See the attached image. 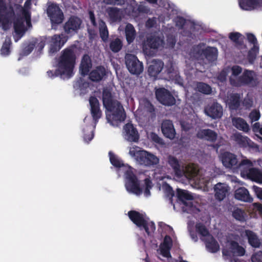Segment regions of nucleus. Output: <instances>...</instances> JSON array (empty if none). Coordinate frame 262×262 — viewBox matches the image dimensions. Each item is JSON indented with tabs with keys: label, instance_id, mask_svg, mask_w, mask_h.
I'll use <instances>...</instances> for the list:
<instances>
[{
	"label": "nucleus",
	"instance_id": "nucleus-57",
	"mask_svg": "<svg viewBox=\"0 0 262 262\" xmlns=\"http://www.w3.org/2000/svg\"><path fill=\"white\" fill-rule=\"evenodd\" d=\"M176 25L180 27H183L186 23L185 20L182 17H178L176 20Z\"/></svg>",
	"mask_w": 262,
	"mask_h": 262
},
{
	"label": "nucleus",
	"instance_id": "nucleus-19",
	"mask_svg": "<svg viewBox=\"0 0 262 262\" xmlns=\"http://www.w3.org/2000/svg\"><path fill=\"white\" fill-rule=\"evenodd\" d=\"M125 139L129 141L137 142L139 139V135L137 129L132 124L127 123L123 128Z\"/></svg>",
	"mask_w": 262,
	"mask_h": 262
},
{
	"label": "nucleus",
	"instance_id": "nucleus-61",
	"mask_svg": "<svg viewBox=\"0 0 262 262\" xmlns=\"http://www.w3.org/2000/svg\"><path fill=\"white\" fill-rule=\"evenodd\" d=\"M156 23V21L155 19H149L146 21V26L147 27L151 28Z\"/></svg>",
	"mask_w": 262,
	"mask_h": 262
},
{
	"label": "nucleus",
	"instance_id": "nucleus-44",
	"mask_svg": "<svg viewBox=\"0 0 262 262\" xmlns=\"http://www.w3.org/2000/svg\"><path fill=\"white\" fill-rule=\"evenodd\" d=\"M196 89L199 92L205 94H209L211 91V88L209 85L202 82L198 83Z\"/></svg>",
	"mask_w": 262,
	"mask_h": 262
},
{
	"label": "nucleus",
	"instance_id": "nucleus-1",
	"mask_svg": "<svg viewBox=\"0 0 262 262\" xmlns=\"http://www.w3.org/2000/svg\"><path fill=\"white\" fill-rule=\"evenodd\" d=\"M221 159L223 164L226 168H234L238 166L242 177L262 184V171L254 168L252 163L249 160H243L238 165L236 156L229 152L223 153Z\"/></svg>",
	"mask_w": 262,
	"mask_h": 262
},
{
	"label": "nucleus",
	"instance_id": "nucleus-33",
	"mask_svg": "<svg viewBox=\"0 0 262 262\" xmlns=\"http://www.w3.org/2000/svg\"><path fill=\"white\" fill-rule=\"evenodd\" d=\"M91 67L92 63L90 57L88 55H84L82 58L79 68L81 75H86Z\"/></svg>",
	"mask_w": 262,
	"mask_h": 262
},
{
	"label": "nucleus",
	"instance_id": "nucleus-35",
	"mask_svg": "<svg viewBox=\"0 0 262 262\" xmlns=\"http://www.w3.org/2000/svg\"><path fill=\"white\" fill-rule=\"evenodd\" d=\"M227 103L230 109H236L240 104L239 95L237 94H230L227 100Z\"/></svg>",
	"mask_w": 262,
	"mask_h": 262
},
{
	"label": "nucleus",
	"instance_id": "nucleus-4",
	"mask_svg": "<svg viewBox=\"0 0 262 262\" xmlns=\"http://www.w3.org/2000/svg\"><path fill=\"white\" fill-rule=\"evenodd\" d=\"M75 48L65 49L61 52L58 61V69L61 74L70 76L74 67L76 59Z\"/></svg>",
	"mask_w": 262,
	"mask_h": 262
},
{
	"label": "nucleus",
	"instance_id": "nucleus-10",
	"mask_svg": "<svg viewBox=\"0 0 262 262\" xmlns=\"http://www.w3.org/2000/svg\"><path fill=\"white\" fill-rule=\"evenodd\" d=\"M125 178L127 180L125 184L127 190L137 195L140 194L141 190L139 184L130 167H128L126 171Z\"/></svg>",
	"mask_w": 262,
	"mask_h": 262
},
{
	"label": "nucleus",
	"instance_id": "nucleus-3",
	"mask_svg": "<svg viewBox=\"0 0 262 262\" xmlns=\"http://www.w3.org/2000/svg\"><path fill=\"white\" fill-rule=\"evenodd\" d=\"M31 5L30 0L26 2L24 7L20 5H15V13L18 18L14 23V28L16 34L21 36L28 27L31 26L30 16L29 9Z\"/></svg>",
	"mask_w": 262,
	"mask_h": 262
},
{
	"label": "nucleus",
	"instance_id": "nucleus-60",
	"mask_svg": "<svg viewBox=\"0 0 262 262\" xmlns=\"http://www.w3.org/2000/svg\"><path fill=\"white\" fill-rule=\"evenodd\" d=\"M123 0H104V2L110 5H120Z\"/></svg>",
	"mask_w": 262,
	"mask_h": 262
},
{
	"label": "nucleus",
	"instance_id": "nucleus-32",
	"mask_svg": "<svg viewBox=\"0 0 262 262\" xmlns=\"http://www.w3.org/2000/svg\"><path fill=\"white\" fill-rule=\"evenodd\" d=\"M106 72L104 68L102 67H97L90 74V79L93 81L101 80L105 75Z\"/></svg>",
	"mask_w": 262,
	"mask_h": 262
},
{
	"label": "nucleus",
	"instance_id": "nucleus-38",
	"mask_svg": "<svg viewBox=\"0 0 262 262\" xmlns=\"http://www.w3.org/2000/svg\"><path fill=\"white\" fill-rule=\"evenodd\" d=\"M233 125L237 129L244 132H248L249 126L247 123L241 118H233L232 119Z\"/></svg>",
	"mask_w": 262,
	"mask_h": 262
},
{
	"label": "nucleus",
	"instance_id": "nucleus-26",
	"mask_svg": "<svg viewBox=\"0 0 262 262\" xmlns=\"http://www.w3.org/2000/svg\"><path fill=\"white\" fill-rule=\"evenodd\" d=\"M196 137L201 139L213 142L217 138V134L210 129H201L198 130Z\"/></svg>",
	"mask_w": 262,
	"mask_h": 262
},
{
	"label": "nucleus",
	"instance_id": "nucleus-48",
	"mask_svg": "<svg viewBox=\"0 0 262 262\" xmlns=\"http://www.w3.org/2000/svg\"><path fill=\"white\" fill-rule=\"evenodd\" d=\"M162 189L166 193L167 196H172L173 192L171 187L167 183H163L162 185Z\"/></svg>",
	"mask_w": 262,
	"mask_h": 262
},
{
	"label": "nucleus",
	"instance_id": "nucleus-42",
	"mask_svg": "<svg viewBox=\"0 0 262 262\" xmlns=\"http://www.w3.org/2000/svg\"><path fill=\"white\" fill-rule=\"evenodd\" d=\"M99 29L102 39L103 41L106 40L108 36V32L105 23L101 20L99 21Z\"/></svg>",
	"mask_w": 262,
	"mask_h": 262
},
{
	"label": "nucleus",
	"instance_id": "nucleus-27",
	"mask_svg": "<svg viewBox=\"0 0 262 262\" xmlns=\"http://www.w3.org/2000/svg\"><path fill=\"white\" fill-rule=\"evenodd\" d=\"M92 115L95 120L101 117V112L100 110L99 103L98 99L94 97H91L89 99Z\"/></svg>",
	"mask_w": 262,
	"mask_h": 262
},
{
	"label": "nucleus",
	"instance_id": "nucleus-23",
	"mask_svg": "<svg viewBox=\"0 0 262 262\" xmlns=\"http://www.w3.org/2000/svg\"><path fill=\"white\" fill-rule=\"evenodd\" d=\"M226 246L229 250L224 249L223 251L224 255H229V252L233 253V255L236 256H243L245 254V250L244 248L239 246L238 244L235 242H228Z\"/></svg>",
	"mask_w": 262,
	"mask_h": 262
},
{
	"label": "nucleus",
	"instance_id": "nucleus-12",
	"mask_svg": "<svg viewBox=\"0 0 262 262\" xmlns=\"http://www.w3.org/2000/svg\"><path fill=\"white\" fill-rule=\"evenodd\" d=\"M156 96L157 100L163 105L171 106L176 103V99L172 95L164 88L157 89Z\"/></svg>",
	"mask_w": 262,
	"mask_h": 262
},
{
	"label": "nucleus",
	"instance_id": "nucleus-29",
	"mask_svg": "<svg viewBox=\"0 0 262 262\" xmlns=\"http://www.w3.org/2000/svg\"><path fill=\"white\" fill-rule=\"evenodd\" d=\"M239 5L243 10H250L262 6V0H242L239 2Z\"/></svg>",
	"mask_w": 262,
	"mask_h": 262
},
{
	"label": "nucleus",
	"instance_id": "nucleus-56",
	"mask_svg": "<svg viewBox=\"0 0 262 262\" xmlns=\"http://www.w3.org/2000/svg\"><path fill=\"white\" fill-rule=\"evenodd\" d=\"M241 35L238 33H231L229 34V38L234 42H237Z\"/></svg>",
	"mask_w": 262,
	"mask_h": 262
},
{
	"label": "nucleus",
	"instance_id": "nucleus-59",
	"mask_svg": "<svg viewBox=\"0 0 262 262\" xmlns=\"http://www.w3.org/2000/svg\"><path fill=\"white\" fill-rule=\"evenodd\" d=\"M243 104L247 108H250L252 107L253 105V101L252 99L249 98H246L244 100Z\"/></svg>",
	"mask_w": 262,
	"mask_h": 262
},
{
	"label": "nucleus",
	"instance_id": "nucleus-62",
	"mask_svg": "<svg viewBox=\"0 0 262 262\" xmlns=\"http://www.w3.org/2000/svg\"><path fill=\"white\" fill-rule=\"evenodd\" d=\"M45 45V38H41L39 42L38 43V47L40 50L43 48Z\"/></svg>",
	"mask_w": 262,
	"mask_h": 262
},
{
	"label": "nucleus",
	"instance_id": "nucleus-7",
	"mask_svg": "<svg viewBox=\"0 0 262 262\" xmlns=\"http://www.w3.org/2000/svg\"><path fill=\"white\" fill-rule=\"evenodd\" d=\"M14 12L11 7H5L3 1L0 0V25L4 29H7L13 20Z\"/></svg>",
	"mask_w": 262,
	"mask_h": 262
},
{
	"label": "nucleus",
	"instance_id": "nucleus-64",
	"mask_svg": "<svg viewBox=\"0 0 262 262\" xmlns=\"http://www.w3.org/2000/svg\"><path fill=\"white\" fill-rule=\"evenodd\" d=\"M89 16H90V18L91 19L92 23L93 24V25L94 26H95L96 22H95V20L94 14H93V13L92 12L90 11L89 12Z\"/></svg>",
	"mask_w": 262,
	"mask_h": 262
},
{
	"label": "nucleus",
	"instance_id": "nucleus-22",
	"mask_svg": "<svg viewBox=\"0 0 262 262\" xmlns=\"http://www.w3.org/2000/svg\"><path fill=\"white\" fill-rule=\"evenodd\" d=\"M229 187L225 183H218L214 187L215 198L219 201L223 200L228 195Z\"/></svg>",
	"mask_w": 262,
	"mask_h": 262
},
{
	"label": "nucleus",
	"instance_id": "nucleus-36",
	"mask_svg": "<svg viewBox=\"0 0 262 262\" xmlns=\"http://www.w3.org/2000/svg\"><path fill=\"white\" fill-rule=\"evenodd\" d=\"M204 240L205 241L206 246L209 251L213 253L219 250V245L212 236H209Z\"/></svg>",
	"mask_w": 262,
	"mask_h": 262
},
{
	"label": "nucleus",
	"instance_id": "nucleus-9",
	"mask_svg": "<svg viewBox=\"0 0 262 262\" xmlns=\"http://www.w3.org/2000/svg\"><path fill=\"white\" fill-rule=\"evenodd\" d=\"M125 59L126 67L130 73L139 75L143 72V64L136 56L130 54H127Z\"/></svg>",
	"mask_w": 262,
	"mask_h": 262
},
{
	"label": "nucleus",
	"instance_id": "nucleus-54",
	"mask_svg": "<svg viewBox=\"0 0 262 262\" xmlns=\"http://www.w3.org/2000/svg\"><path fill=\"white\" fill-rule=\"evenodd\" d=\"M229 74L228 68L223 70L218 76V79L221 81H224L226 79L227 75Z\"/></svg>",
	"mask_w": 262,
	"mask_h": 262
},
{
	"label": "nucleus",
	"instance_id": "nucleus-18",
	"mask_svg": "<svg viewBox=\"0 0 262 262\" xmlns=\"http://www.w3.org/2000/svg\"><path fill=\"white\" fill-rule=\"evenodd\" d=\"M66 39L63 35H54L51 38L50 41V48L49 52L50 54H54L58 51L64 45Z\"/></svg>",
	"mask_w": 262,
	"mask_h": 262
},
{
	"label": "nucleus",
	"instance_id": "nucleus-53",
	"mask_svg": "<svg viewBox=\"0 0 262 262\" xmlns=\"http://www.w3.org/2000/svg\"><path fill=\"white\" fill-rule=\"evenodd\" d=\"M251 260L252 262H262V251H259L253 255Z\"/></svg>",
	"mask_w": 262,
	"mask_h": 262
},
{
	"label": "nucleus",
	"instance_id": "nucleus-58",
	"mask_svg": "<svg viewBox=\"0 0 262 262\" xmlns=\"http://www.w3.org/2000/svg\"><path fill=\"white\" fill-rule=\"evenodd\" d=\"M247 38L249 42L253 44L254 48H256V39L255 37L253 34H249L247 35Z\"/></svg>",
	"mask_w": 262,
	"mask_h": 262
},
{
	"label": "nucleus",
	"instance_id": "nucleus-8",
	"mask_svg": "<svg viewBox=\"0 0 262 262\" xmlns=\"http://www.w3.org/2000/svg\"><path fill=\"white\" fill-rule=\"evenodd\" d=\"M128 214L130 220L138 226L143 227L148 234H149L150 231L155 229L154 223H147L139 212L135 211H130L128 212Z\"/></svg>",
	"mask_w": 262,
	"mask_h": 262
},
{
	"label": "nucleus",
	"instance_id": "nucleus-34",
	"mask_svg": "<svg viewBox=\"0 0 262 262\" xmlns=\"http://www.w3.org/2000/svg\"><path fill=\"white\" fill-rule=\"evenodd\" d=\"M245 235L247 236L249 243L253 247H259L260 242L256 234L250 230H246Z\"/></svg>",
	"mask_w": 262,
	"mask_h": 262
},
{
	"label": "nucleus",
	"instance_id": "nucleus-46",
	"mask_svg": "<svg viewBox=\"0 0 262 262\" xmlns=\"http://www.w3.org/2000/svg\"><path fill=\"white\" fill-rule=\"evenodd\" d=\"M196 229L199 233L205 237L204 239L207 238L208 236H211L209 234V232L206 228L202 224H197Z\"/></svg>",
	"mask_w": 262,
	"mask_h": 262
},
{
	"label": "nucleus",
	"instance_id": "nucleus-2",
	"mask_svg": "<svg viewBox=\"0 0 262 262\" xmlns=\"http://www.w3.org/2000/svg\"><path fill=\"white\" fill-rule=\"evenodd\" d=\"M102 100L106 112V118L108 122L111 120L124 121L125 114L123 107L120 103L112 99V94L110 89L106 88L103 90Z\"/></svg>",
	"mask_w": 262,
	"mask_h": 262
},
{
	"label": "nucleus",
	"instance_id": "nucleus-6",
	"mask_svg": "<svg viewBox=\"0 0 262 262\" xmlns=\"http://www.w3.org/2000/svg\"><path fill=\"white\" fill-rule=\"evenodd\" d=\"M129 154L141 165L148 167L157 165L159 163V159L156 156L146 150H140L139 147L136 146L129 148Z\"/></svg>",
	"mask_w": 262,
	"mask_h": 262
},
{
	"label": "nucleus",
	"instance_id": "nucleus-41",
	"mask_svg": "<svg viewBox=\"0 0 262 262\" xmlns=\"http://www.w3.org/2000/svg\"><path fill=\"white\" fill-rule=\"evenodd\" d=\"M232 216L236 220L241 222L245 221L246 217V213L244 210L237 207H234L232 211Z\"/></svg>",
	"mask_w": 262,
	"mask_h": 262
},
{
	"label": "nucleus",
	"instance_id": "nucleus-45",
	"mask_svg": "<svg viewBox=\"0 0 262 262\" xmlns=\"http://www.w3.org/2000/svg\"><path fill=\"white\" fill-rule=\"evenodd\" d=\"M148 138L152 141L159 144L161 146H165V143L163 140L154 133H150L148 135Z\"/></svg>",
	"mask_w": 262,
	"mask_h": 262
},
{
	"label": "nucleus",
	"instance_id": "nucleus-55",
	"mask_svg": "<svg viewBox=\"0 0 262 262\" xmlns=\"http://www.w3.org/2000/svg\"><path fill=\"white\" fill-rule=\"evenodd\" d=\"M253 189L257 198L262 200V188H259L256 186H253Z\"/></svg>",
	"mask_w": 262,
	"mask_h": 262
},
{
	"label": "nucleus",
	"instance_id": "nucleus-31",
	"mask_svg": "<svg viewBox=\"0 0 262 262\" xmlns=\"http://www.w3.org/2000/svg\"><path fill=\"white\" fill-rule=\"evenodd\" d=\"M171 246L172 241L171 238L168 236H166L163 243L160 246V252L163 256L167 258L170 256L169 250Z\"/></svg>",
	"mask_w": 262,
	"mask_h": 262
},
{
	"label": "nucleus",
	"instance_id": "nucleus-50",
	"mask_svg": "<svg viewBox=\"0 0 262 262\" xmlns=\"http://www.w3.org/2000/svg\"><path fill=\"white\" fill-rule=\"evenodd\" d=\"M37 43V42L34 41V43H31L26 47L23 50V54L24 55H27L29 54L34 49L35 43Z\"/></svg>",
	"mask_w": 262,
	"mask_h": 262
},
{
	"label": "nucleus",
	"instance_id": "nucleus-52",
	"mask_svg": "<svg viewBox=\"0 0 262 262\" xmlns=\"http://www.w3.org/2000/svg\"><path fill=\"white\" fill-rule=\"evenodd\" d=\"M145 184L146 185V188L145 189L144 194L146 196H149L150 194L149 189H150L152 187V183L149 179H145Z\"/></svg>",
	"mask_w": 262,
	"mask_h": 262
},
{
	"label": "nucleus",
	"instance_id": "nucleus-21",
	"mask_svg": "<svg viewBox=\"0 0 262 262\" xmlns=\"http://www.w3.org/2000/svg\"><path fill=\"white\" fill-rule=\"evenodd\" d=\"M81 24L79 18L72 17L64 24V30L67 33H75L80 28Z\"/></svg>",
	"mask_w": 262,
	"mask_h": 262
},
{
	"label": "nucleus",
	"instance_id": "nucleus-13",
	"mask_svg": "<svg viewBox=\"0 0 262 262\" xmlns=\"http://www.w3.org/2000/svg\"><path fill=\"white\" fill-rule=\"evenodd\" d=\"M216 54L217 50L215 48L208 47L204 50H200L198 47L194 48L193 52L190 53L191 56L194 58L199 59L203 55L209 60L215 59Z\"/></svg>",
	"mask_w": 262,
	"mask_h": 262
},
{
	"label": "nucleus",
	"instance_id": "nucleus-30",
	"mask_svg": "<svg viewBox=\"0 0 262 262\" xmlns=\"http://www.w3.org/2000/svg\"><path fill=\"white\" fill-rule=\"evenodd\" d=\"M163 63L160 60H154L151 62L148 71L151 76H156L162 70Z\"/></svg>",
	"mask_w": 262,
	"mask_h": 262
},
{
	"label": "nucleus",
	"instance_id": "nucleus-47",
	"mask_svg": "<svg viewBox=\"0 0 262 262\" xmlns=\"http://www.w3.org/2000/svg\"><path fill=\"white\" fill-rule=\"evenodd\" d=\"M10 45V39L7 38L6 39L1 49L2 54L7 55L9 53V47Z\"/></svg>",
	"mask_w": 262,
	"mask_h": 262
},
{
	"label": "nucleus",
	"instance_id": "nucleus-51",
	"mask_svg": "<svg viewBox=\"0 0 262 262\" xmlns=\"http://www.w3.org/2000/svg\"><path fill=\"white\" fill-rule=\"evenodd\" d=\"M109 154L111 163L116 167H120L121 165V162L111 152H110Z\"/></svg>",
	"mask_w": 262,
	"mask_h": 262
},
{
	"label": "nucleus",
	"instance_id": "nucleus-20",
	"mask_svg": "<svg viewBox=\"0 0 262 262\" xmlns=\"http://www.w3.org/2000/svg\"><path fill=\"white\" fill-rule=\"evenodd\" d=\"M161 131L163 135L170 140L174 139L176 132L171 121L169 120H163L161 125Z\"/></svg>",
	"mask_w": 262,
	"mask_h": 262
},
{
	"label": "nucleus",
	"instance_id": "nucleus-24",
	"mask_svg": "<svg viewBox=\"0 0 262 262\" xmlns=\"http://www.w3.org/2000/svg\"><path fill=\"white\" fill-rule=\"evenodd\" d=\"M258 83L256 74L252 71H246L243 74V78L241 80V85L249 84L255 86Z\"/></svg>",
	"mask_w": 262,
	"mask_h": 262
},
{
	"label": "nucleus",
	"instance_id": "nucleus-15",
	"mask_svg": "<svg viewBox=\"0 0 262 262\" xmlns=\"http://www.w3.org/2000/svg\"><path fill=\"white\" fill-rule=\"evenodd\" d=\"M197 169V179H188L189 180L193 181L194 182L198 184H205L209 182L212 179L215 178L217 173L214 169H208L206 170L203 173H202L198 166L194 165Z\"/></svg>",
	"mask_w": 262,
	"mask_h": 262
},
{
	"label": "nucleus",
	"instance_id": "nucleus-43",
	"mask_svg": "<svg viewBox=\"0 0 262 262\" xmlns=\"http://www.w3.org/2000/svg\"><path fill=\"white\" fill-rule=\"evenodd\" d=\"M122 43L119 38H116L111 41L110 48L114 53L118 52L122 48Z\"/></svg>",
	"mask_w": 262,
	"mask_h": 262
},
{
	"label": "nucleus",
	"instance_id": "nucleus-25",
	"mask_svg": "<svg viewBox=\"0 0 262 262\" xmlns=\"http://www.w3.org/2000/svg\"><path fill=\"white\" fill-rule=\"evenodd\" d=\"M177 195L183 205L188 207H191L192 206L191 201L193 199V196L188 191L178 189Z\"/></svg>",
	"mask_w": 262,
	"mask_h": 262
},
{
	"label": "nucleus",
	"instance_id": "nucleus-11",
	"mask_svg": "<svg viewBox=\"0 0 262 262\" xmlns=\"http://www.w3.org/2000/svg\"><path fill=\"white\" fill-rule=\"evenodd\" d=\"M163 44L162 38L156 36H149L143 44V52L147 55H151L152 53L150 49H158L162 46Z\"/></svg>",
	"mask_w": 262,
	"mask_h": 262
},
{
	"label": "nucleus",
	"instance_id": "nucleus-28",
	"mask_svg": "<svg viewBox=\"0 0 262 262\" xmlns=\"http://www.w3.org/2000/svg\"><path fill=\"white\" fill-rule=\"evenodd\" d=\"M235 199L246 202H251L253 201V198L250 196L248 190L245 187H241L237 189L235 192Z\"/></svg>",
	"mask_w": 262,
	"mask_h": 262
},
{
	"label": "nucleus",
	"instance_id": "nucleus-40",
	"mask_svg": "<svg viewBox=\"0 0 262 262\" xmlns=\"http://www.w3.org/2000/svg\"><path fill=\"white\" fill-rule=\"evenodd\" d=\"M231 139L241 146H246L249 144V140L246 137L242 136L239 133H235L231 136Z\"/></svg>",
	"mask_w": 262,
	"mask_h": 262
},
{
	"label": "nucleus",
	"instance_id": "nucleus-37",
	"mask_svg": "<svg viewBox=\"0 0 262 262\" xmlns=\"http://www.w3.org/2000/svg\"><path fill=\"white\" fill-rule=\"evenodd\" d=\"M125 36L127 42L132 43L135 38L136 33L133 26L130 24L126 25L125 29Z\"/></svg>",
	"mask_w": 262,
	"mask_h": 262
},
{
	"label": "nucleus",
	"instance_id": "nucleus-39",
	"mask_svg": "<svg viewBox=\"0 0 262 262\" xmlns=\"http://www.w3.org/2000/svg\"><path fill=\"white\" fill-rule=\"evenodd\" d=\"M107 12L113 20H120L123 16V11L116 7L108 8Z\"/></svg>",
	"mask_w": 262,
	"mask_h": 262
},
{
	"label": "nucleus",
	"instance_id": "nucleus-16",
	"mask_svg": "<svg viewBox=\"0 0 262 262\" xmlns=\"http://www.w3.org/2000/svg\"><path fill=\"white\" fill-rule=\"evenodd\" d=\"M229 81L231 85L239 86H241V80L243 74L241 75L242 69L238 66H234L231 68L228 67Z\"/></svg>",
	"mask_w": 262,
	"mask_h": 262
},
{
	"label": "nucleus",
	"instance_id": "nucleus-49",
	"mask_svg": "<svg viewBox=\"0 0 262 262\" xmlns=\"http://www.w3.org/2000/svg\"><path fill=\"white\" fill-rule=\"evenodd\" d=\"M249 118L251 122L257 121L260 118L259 111L256 110L252 111L249 114Z\"/></svg>",
	"mask_w": 262,
	"mask_h": 262
},
{
	"label": "nucleus",
	"instance_id": "nucleus-5",
	"mask_svg": "<svg viewBox=\"0 0 262 262\" xmlns=\"http://www.w3.org/2000/svg\"><path fill=\"white\" fill-rule=\"evenodd\" d=\"M167 162L173 169L176 175L179 178L185 177L187 179H197V169L194 164H189L181 167L179 160L175 157L169 155Z\"/></svg>",
	"mask_w": 262,
	"mask_h": 262
},
{
	"label": "nucleus",
	"instance_id": "nucleus-63",
	"mask_svg": "<svg viewBox=\"0 0 262 262\" xmlns=\"http://www.w3.org/2000/svg\"><path fill=\"white\" fill-rule=\"evenodd\" d=\"M181 126L184 129L186 130L192 127V125L191 124H187L185 122H182Z\"/></svg>",
	"mask_w": 262,
	"mask_h": 262
},
{
	"label": "nucleus",
	"instance_id": "nucleus-14",
	"mask_svg": "<svg viewBox=\"0 0 262 262\" xmlns=\"http://www.w3.org/2000/svg\"><path fill=\"white\" fill-rule=\"evenodd\" d=\"M47 14L52 23L59 24L62 23L63 19V13L56 4H50L47 9Z\"/></svg>",
	"mask_w": 262,
	"mask_h": 262
},
{
	"label": "nucleus",
	"instance_id": "nucleus-17",
	"mask_svg": "<svg viewBox=\"0 0 262 262\" xmlns=\"http://www.w3.org/2000/svg\"><path fill=\"white\" fill-rule=\"evenodd\" d=\"M204 112L206 115L215 119L221 118L223 110L221 104L217 102H213L205 107Z\"/></svg>",
	"mask_w": 262,
	"mask_h": 262
}]
</instances>
